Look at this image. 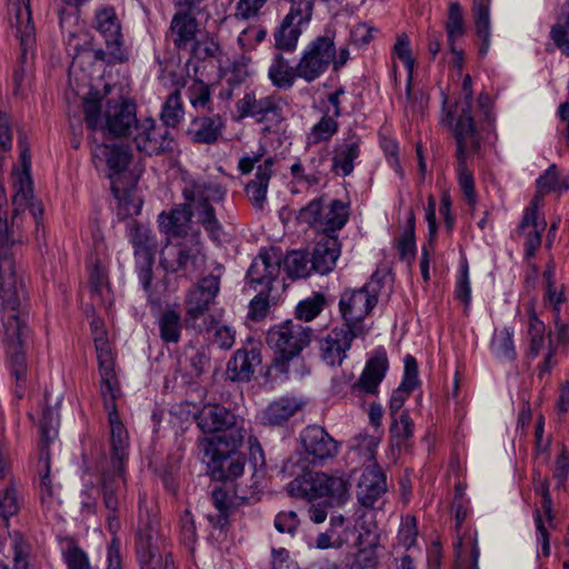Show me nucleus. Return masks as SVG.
<instances>
[{"mask_svg": "<svg viewBox=\"0 0 569 569\" xmlns=\"http://www.w3.org/2000/svg\"><path fill=\"white\" fill-rule=\"evenodd\" d=\"M300 438L306 452L313 461L330 459L338 453V442L320 426H308Z\"/></svg>", "mask_w": 569, "mask_h": 569, "instance_id": "23", "label": "nucleus"}, {"mask_svg": "<svg viewBox=\"0 0 569 569\" xmlns=\"http://www.w3.org/2000/svg\"><path fill=\"white\" fill-rule=\"evenodd\" d=\"M224 120L218 113L194 117L187 129L192 142L212 144L219 140L224 129Z\"/></svg>", "mask_w": 569, "mask_h": 569, "instance_id": "29", "label": "nucleus"}, {"mask_svg": "<svg viewBox=\"0 0 569 569\" xmlns=\"http://www.w3.org/2000/svg\"><path fill=\"white\" fill-rule=\"evenodd\" d=\"M199 330L212 332L211 342L220 349H231L236 341V331L227 326L218 323L212 317L204 318L203 326Z\"/></svg>", "mask_w": 569, "mask_h": 569, "instance_id": "45", "label": "nucleus"}, {"mask_svg": "<svg viewBox=\"0 0 569 569\" xmlns=\"http://www.w3.org/2000/svg\"><path fill=\"white\" fill-rule=\"evenodd\" d=\"M546 229V221L542 218H531V213H525L519 226V231L525 238L527 257H532L541 244V236Z\"/></svg>", "mask_w": 569, "mask_h": 569, "instance_id": "40", "label": "nucleus"}, {"mask_svg": "<svg viewBox=\"0 0 569 569\" xmlns=\"http://www.w3.org/2000/svg\"><path fill=\"white\" fill-rule=\"evenodd\" d=\"M0 510L4 518V525L8 527V518L19 511L18 496L14 488H7L0 497Z\"/></svg>", "mask_w": 569, "mask_h": 569, "instance_id": "61", "label": "nucleus"}, {"mask_svg": "<svg viewBox=\"0 0 569 569\" xmlns=\"http://www.w3.org/2000/svg\"><path fill=\"white\" fill-rule=\"evenodd\" d=\"M182 194L208 236L213 241H219L222 226L216 216L212 203L221 202L226 197V190L214 181L192 180L186 184Z\"/></svg>", "mask_w": 569, "mask_h": 569, "instance_id": "5", "label": "nucleus"}, {"mask_svg": "<svg viewBox=\"0 0 569 569\" xmlns=\"http://www.w3.org/2000/svg\"><path fill=\"white\" fill-rule=\"evenodd\" d=\"M68 569H92L88 556L78 546H69L64 552Z\"/></svg>", "mask_w": 569, "mask_h": 569, "instance_id": "62", "label": "nucleus"}, {"mask_svg": "<svg viewBox=\"0 0 569 569\" xmlns=\"http://www.w3.org/2000/svg\"><path fill=\"white\" fill-rule=\"evenodd\" d=\"M220 289V279L217 276L202 278L186 297V322L196 327V322L204 316L214 301Z\"/></svg>", "mask_w": 569, "mask_h": 569, "instance_id": "18", "label": "nucleus"}, {"mask_svg": "<svg viewBox=\"0 0 569 569\" xmlns=\"http://www.w3.org/2000/svg\"><path fill=\"white\" fill-rule=\"evenodd\" d=\"M513 330L503 328L493 333L491 340V351L501 359L515 360L516 349L513 345Z\"/></svg>", "mask_w": 569, "mask_h": 569, "instance_id": "48", "label": "nucleus"}, {"mask_svg": "<svg viewBox=\"0 0 569 569\" xmlns=\"http://www.w3.org/2000/svg\"><path fill=\"white\" fill-rule=\"evenodd\" d=\"M337 118L330 114V108H326L321 119L311 128L307 137L308 144H318L329 141L338 131Z\"/></svg>", "mask_w": 569, "mask_h": 569, "instance_id": "46", "label": "nucleus"}, {"mask_svg": "<svg viewBox=\"0 0 569 569\" xmlns=\"http://www.w3.org/2000/svg\"><path fill=\"white\" fill-rule=\"evenodd\" d=\"M569 475V453L566 447H562L561 452L555 461L553 478L557 480L556 487L563 488Z\"/></svg>", "mask_w": 569, "mask_h": 569, "instance_id": "64", "label": "nucleus"}, {"mask_svg": "<svg viewBox=\"0 0 569 569\" xmlns=\"http://www.w3.org/2000/svg\"><path fill=\"white\" fill-rule=\"evenodd\" d=\"M131 154L127 148L117 144H97L92 149V160L94 166L106 163L109 173L108 177L111 180L118 182V176L126 170L130 162Z\"/></svg>", "mask_w": 569, "mask_h": 569, "instance_id": "26", "label": "nucleus"}, {"mask_svg": "<svg viewBox=\"0 0 569 569\" xmlns=\"http://www.w3.org/2000/svg\"><path fill=\"white\" fill-rule=\"evenodd\" d=\"M240 118L251 117L258 122L280 123L283 117V101L279 96H266L257 99L253 93H246L237 102Z\"/></svg>", "mask_w": 569, "mask_h": 569, "instance_id": "17", "label": "nucleus"}, {"mask_svg": "<svg viewBox=\"0 0 569 569\" xmlns=\"http://www.w3.org/2000/svg\"><path fill=\"white\" fill-rule=\"evenodd\" d=\"M268 0H238L234 17L239 20H251L260 16Z\"/></svg>", "mask_w": 569, "mask_h": 569, "instance_id": "56", "label": "nucleus"}, {"mask_svg": "<svg viewBox=\"0 0 569 569\" xmlns=\"http://www.w3.org/2000/svg\"><path fill=\"white\" fill-rule=\"evenodd\" d=\"M204 433H217L208 441H224L232 446L243 443L247 436L244 419L220 405H206L196 416Z\"/></svg>", "mask_w": 569, "mask_h": 569, "instance_id": "8", "label": "nucleus"}, {"mask_svg": "<svg viewBox=\"0 0 569 569\" xmlns=\"http://www.w3.org/2000/svg\"><path fill=\"white\" fill-rule=\"evenodd\" d=\"M261 363L259 349H238L227 363V375L232 381H249Z\"/></svg>", "mask_w": 569, "mask_h": 569, "instance_id": "33", "label": "nucleus"}, {"mask_svg": "<svg viewBox=\"0 0 569 569\" xmlns=\"http://www.w3.org/2000/svg\"><path fill=\"white\" fill-rule=\"evenodd\" d=\"M386 476L377 463L368 466L361 473L358 482L357 496L365 507H372L386 492Z\"/></svg>", "mask_w": 569, "mask_h": 569, "instance_id": "27", "label": "nucleus"}, {"mask_svg": "<svg viewBox=\"0 0 569 569\" xmlns=\"http://www.w3.org/2000/svg\"><path fill=\"white\" fill-rule=\"evenodd\" d=\"M312 329L300 321L287 320L271 327L267 332V345L274 358L267 367L264 377L270 382L301 378L307 372L301 352L311 341Z\"/></svg>", "mask_w": 569, "mask_h": 569, "instance_id": "3", "label": "nucleus"}, {"mask_svg": "<svg viewBox=\"0 0 569 569\" xmlns=\"http://www.w3.org/2000/svg\"><path fill=\"white\" fill-rule=\"evenodd\" d=\"M192 216L189 202L177 204L158 216L159 229L170 239L188 238L192 231H200L193 228Z\"/></svg>", "mask_w": 569, "mask_h": 569, "instance_id": "22", "label": "nucleus"}, {"mask_svg": "<svg viewBox=\"0 0 569 569\" xmlns=\"http://www.w3.org/2000/svg\"><path fill=\"white\" fill-rule=\"evenodd\" d=\"M378 302V295L373 286L365 284L359 289L345 290L339 300V311L345 327L365 336L368 328L363 320Z\"/></svg>", "mask_w": 569, "mask_h": 569, "instance_id": "11", "label": "nucleus"}, {"mask_svg": "<svg viewBox=\"0 0 569 569\" xmlns=\"http://www.w3.org/2000/svg\"><path fill=\"white\" fill-rule=\"evenodd\" d=\"M267 36V30L264 27L254 24L246 28L239 36L238 40L242 44V47L253 48L262 40H264Z\"/></svg>", "mask_w": 569, "mask_h": 569, "instance_id": "63", "label": "nucleus"}, {"mask_svg": "<svg viewBox=\"0 0 569 569\" xmlns=\"http://www.w3.org/2000/svg\"><path fill=\"white\" fill-rule=\"evenodd\" d=\"M157 520L154 516H150L148 511L143 512L140 505V521L138 527L137 555L140 569H156L152 562L156 558L153 550V538L156 535Z\"/></svg>", "mask_w": 569, "mask_h": 569, "instance_id": "28", "label": "nucleus"}, {"mask_svg": "<svg viewBox=\"0 0 569 569\" xmlns=\"http://www.w3.org/2000/svg\"><path fill=\"white\" fill-rule=\"evenodd\" d=\"M8 20L21 47L27 50L34 42L36 28L31 17L29 0H8Z\"/></svg>", "mask_w": 569, "mask_h": 569, "instance_id": "24", "label": "nucleus"}, {"mask_svg": "<svg viewBox=\"0 0 569 569\" xmlns=\"http://www.w3.org/2000/svg\"><path fill=\"white\" fill-rule=\"evenodd\" d=\"M286 270L291 278H306L310 274L312 263L305 252L292 251L286 257Z\"/></svg>", "mask_w": 569, "mask_h": 569, "instance_id": "50", "label": "nucleus"}, {"mask_svg": "<svg viewBox=\"0 0 569 569\" xmlns=\"http://www.w3.org/2000/svg\"><path fill=\"white\" fill-rule=\"evenodd\" d=\"M238 495L231 483L222 482L211 491V501L217 509V515H209V521L217 528H224L229 525V517L234 511L238 502Z\"/></svg>", "mask_w": 569, "mask_h": 569, "instance_id": "30", "label": "nucleus"}, {"mask_svg": "<svg viewBox=\"0 0 569 569\" xmlns=\"http://www.w3.org/2000/svg\"><path fill=\"white\" fill-rule=\"evenodd\" d=\"M111 190L119 200V214L122 218L139 214L141 209V201L139 199H131L129 194L121 190L117 181L112 182Z\"/></svg>", "mask_w": 569, "mask_h": 569, "instance_id": "54", "label": "nucleus"}, {"mask_svg": "<svg viewBox=\"0 0 569 569\" xmlns=\"http://www.w3.org/2000/svg\"><path fill=\"white\" fill-rule=\"evenodd\" d=\"M146 233L147 229L137 224L136 222L132 223L130 228V234L132 238L133 246L136 248L138 277L144 291L149 292L150 283L152 280L153 254L144 242V240L147 239Z\"/></svg>", "mask_w": 569, "mask_h": 569, "instance_id": "31", "label": "nucleus"}, {"mask_svg": "<svg viewBox=\"0 0 569 569\" xmlns=\"http://www.w3.org/2000/svg\"><path fill=\"white\" fill-rule=\"evenodd\" d=\"M288 492L309 501L323 498L328 506H341L350 497V481L343 475L316 472L292 480L288 485Z\"/></svg>", "mask_w": 569, "mask_h": 569, "instance_id": "7", "label": "nucleus"}, {"mask_svg": "<svg viewBox=\"0 0 569 569\" xmlns=\"http://www.w3.org/2000/svg\"><path fill=\"white\" fill-rule=\"evenodd\" d=\"M326 299L323 295L316 293L312 297L300 301L297 306L298 320L311 321L313 320L323 309Z\"/></svg>", "mask_w": 569, "mask_h": 569, "instance_id": "53", "label": "nucleus"}, {"mask_svg": "<svg viewBox=\"0 0 569 569\" xmlns=\"http://www.w3.org/2000/svg\"><path fill=\"white\" fill-rule=\"evenodd\" d=\"M98 100L87 98L83 102L84 120L88 128L102 130L113 137L131 136L139 120L136 106L122 98L109 99L101 114Z\"/></svg>", "mask_w": 569, "mask_h": 569, "instance_id": "4", "label": "nucleus"}, {"mask_svg": "<svg viewBox=\"0 0 569 569\" xmlns=\"http://www.w3.org/2000/svg\"><path fill=\"white\" fill-rule=\"evenodd\" d=\"M184 113L181 91L180 88H177L167 97L161 109L160 118L167 128L176 127L183 120Z\"/></svg>", "mask_w": 569, "mask_h": 569, "instance_id": "43", "label": "nucleus"}, {"mask_svg": "<svg viewBox=\"0 0 569 569\" xmlns=\"http://www.w3.org/2000/svg\"><path fill=\"white\" fill-rule=\"evenodd\" d=\"M465 21L461 6L458 2H451L448 8L446 21V32L449 48L456 54V63L461 67L462 52L456 48V41L465 34Z\"/></svg>", "mask_w": 569, "mask_h": 569, "instance_id": "38", "label": "nucleus"}, {"mask_svg": "<svg viewBox=\"0 0 569 569\" xmlns=\"http://www.w3.org/2000/svg\"><path fill=\"white\" fill-rule=\"evenodd\" d=\"M242 443L232 446L224 441H207L208 469L213 479L229 483L243 473L246 459L239 452Z\"/></svg>", "mask_w": 569, "mask_h": 569, "instance_id": "12", "label": "nucleus"}, {"mask_svg": "<svg viewBox=\"0 0 569 569\" xmlns=\"http://www.w3.org/2000/svg\"><path fill=\"white\" fill-rule=\"evenodd\" d=\"M417 536V520L413 516L407 515L401 520L398 532V542L406 548V551H410L416 546Z\"/></svg>", "mask_w": 569, "mask_h": 569, "instance_id": "55", "label": "nucleus"}, {"mask_svg": "<svg viewBox=\"0 0 569 569\" xmlns=\"http://www.w3.org/2000/svg\"><path fill=\"white\" fill-rule=\"evenodd\" d=\"M349 217L347 206L340 200H333L323 206L321 199L311 200L299 212V220L313 229L327 234H333L343 228Z\"/></svg>", "mask_w": 569, "mask_h": 569, "instance_id": "14", "label": "nucleus"}, {"mask_svg": "<svg viewBox=\"0 0 569 569\" xmlns=\"http://www.w3.org/2000/svg\"><path fill=\"white\" fill-rule=\"evenodd\" d=\"M490 0H473L472 16L478 36L482 40L480 54L485 56L490 46Z\"/></svg>", "mask_w": 569, "mask_h": 569, "instance_id": "42", "label": "nucleus"}, {"mask_svg": "<svg viewBox=\"0 0 569 569\" xmlns=\"http://www.w3.org/2000/svg\"><path fill=\"white\" fill-rule=\"evenodd\" d=\"M382 433V431H373L372 433L360 432L353 438V447L369 461H373Z\"/></svg>", "mask_w": 569, "mask_h": 569, "instance_id": "51", "label": "nucleus"}, {"mask_svg": "<svg viewBox=\"0 0 569 569\" xmlns=\"http://www.w3.org/2000/svg\"><path fill=\"white\" fill-rule=\"evenodd\" d=\"M161 339L167 343H177L180 340L182 325L180 313L169 309L158 319Z\"/></svg>", "mask_w": 569, "mask_h": 569, "instance_id": "47", "label": "nucleus"}, {"mask_svg": "<svg viewBox=\"0 0 569 569\" xmlns=\"http://www.w3.org/2000/svg\"><path fill=\"white\" fill-rule=\"evenodd\" d=\"M302 407L293 398H280L271 402L263 411V421L268 425H282Z\"/></svg>", "mask_w": 569, "mask_h": 569, "instance_id": "41", "label": "nucleus"}, {"mask_svg": "<svg viewBox=\"0 0 569 569\" xmlns=\"http://www.w3.org/2000/svg\"><path fill=\"white\" fill-rule=\"evenodd\" d=\"M340 251V242L337 236H322L317 241L310 258L313 271L320 274H327L332 271Z\"/></svg>", "mask_w": 569, "mask_h": 569, "instance_id": "32", "label": "nucleus"}, {"mask_svg": "<svg viewBox=\"0 0 569 569\" xmlns=\"http://www.w3.org/2000/svg\"><path fill=\"white\" fill-rule=\"evenodd\" d=\"M312 19V13L289 6V11L273 33L274 48L281 52H293L303 29Z\"/></svg>", "mask_w": 569, "mask_h": 569, "instance_id": "19", "label": "nucleus"}, {"mask_svg": "<svg viewBox=\"0 0 569 569\" xmlns=\"http://www.w3.org/2000/svg\"><path fill=\"white\" fill-rule=\"evenodd\" d=\"M137 149L149 156L170 152L173 149V138L169 129L158 126L153 119L139 120L131 134Z\"/></svg>", "mask_w": 569, "mask_h": 569, "instance_id": "16", "label": "nucleus"}, {"mask_svg": "<svg viewBox=\"0 0 569 569\" xmlns=\"http://www.w3.org/2000/svg\"><path fill=\"white\" fill-rule=\"evenodd\" d=\"M281 270V258L273 250H261L252 261L247 278L251 283L263 286L270 291L271 283Z\"/></svg>", "mask_w": 569, "mask_h": 569, "instance_id": "25", "label": "nucleus"}, {"mask_svg": "<svg viewBox=\"0 0 569 569\" xmlns=\"http://www.w3.org/2000/svg\"><path fill=\"white\" fill-rule=\"evenodd\" d=\"M566 302L562 286H548L543 293V305L550 307L553 315L560 313L561 306Z\"/></svg>", "mask_w": 569, "mask_h": 569, "instance_id": "60", "label": "nucleus"}, {"mask_svg": "<svg viewBox=\"0 0 569 569\" xmlns=\"http://www.w3.org/2000/svg\"><path fill=\"white\" fill-rule=\"evenodd\" d=\"M196 8H178L173 14L169 36L173 44L180 50L194 49L200 32L198 21L193 14Z\"/></svg>", "mask_w": 569, "mask_h": 569, "instance_id": "21", "label": "nucleus"}, {"mask_svg": "<svg viewBox=\"0 0 569 569\" xmlns=\"http://www.w3.org/2000/svg\"><path fill=\"white\" fill-rule=\"evenodd\" d=\"M337 56L333 37L329 34L315 38L303 50L299 61V78L312 82L321 77Z\"/></svg>", "mask_w": 569, "mask_h": 569, "instance_id": "15", "label": "nucleus"}, {"mask_svg": "<svg viewBox=\"0 0 569 569\" xmlns=\"http://www.w3.org/2000/svg\"><path fill=\"white\" fill-rule=\"evenodd\" d=\"M268 77L274 87L290 89L299 78L298 64L292 67L281 52L276 53L269 67Z\"/></svg>", "mask_w": 569, "mask_h": 569, "instance_id": "36", "label": "nucleus"}, {"mask_svg": "<svg viewBox=\"0 0 569 569\" xmlns=\"http://www.w3.org/2000/svg\"><path fill=\"white\" fill-rule=\"evenodd\" d=\"M58 417L48 409L43 412L40 421L41 440L43 443L49 445L58 435Z\"/></svg>", "mask_w": 569, "mask_h": 569, "instance_id": "59", "label": "nucleus"}, {"mask_svg": "<svg viewBox=\"0 0 569 569\" xmlns=\"http://www.w3.org/2000/svg\"><path fill=\"white\" fill-rule=\"evenodd\" d=\"M100 358V389L110 425V467L101 472V491L106 509H117L120 498L126 493L124 463L129 455V433L119 418L117 399L120 388L106 343L98 340Z\"/></svg>", "mask_w": 569, "mask_h": 569, "instance_id": "2", "label": "nucleus"}, {"mask_svg": "<svg viewBox=\"0 0 569 569\" xmlns=\"http://www.w3.org/2000/svg\"><path fill=\"white\" fill-rule=\"evenodd\" d=\"M528 312V351L527 356L536 359L542 350H547L548 337H546V326L539 319L533 306H530Z\"/></svg>", "mask_w": 569, "mask_h": 569, "instance_id": "37", "label": "nucleus"}, {"mask_svg": "<svg viewBox=\"0 0 569 569\" xmlns=\"http://www.w3.org/2000/svg\"><path fill=\"white\" fill-rule=\"evenodd\" d=\"M359 157L358 141L346 143L333 157L332 168L342 176H349L353 171V161Z\"/></svg>", "mask_w": 569, "mask_h": 569, "instance_id": "49", "label": "nucleus"}, {"mask_svg": "<svg viewBox=\"0 0 569 569\" xmlns=\"http://www.w3.org/2000/svg\"><path fill=\"white\" fill-rule=\"evenodd\" d=\"M393 52L403 62L408 70L409 78H411L415 59L411 53L410 42L407 34L402 33L398 37L397 42L393 46Z\"/></svg>", "mask_w": 569, "mask_h": 569, "instance_id": "58", "label": "nucleus"}, {"mask_svg": "<svg viewBox=\"0 0 569 569\" xmlns=\"http://www.w3.org/2000/svg\"><path fill=\"white\" fill-rule=\"evenodd\" d=\"M94 29L103 37L106 49H91L78 53L71 63V68L80 67L87 58L106 61L107 63H119L128 59L123 47V36L119 18L112 7H102L96 11Z\"/></svg>", "mask_w": 569, "mask_h": 569, "instance_id": "6", "label": "nucleus"}, {"mask_svg": "<svg viewBox=\"0 0 569 569\" xmlns=\"http://www.w3.org/2000/svg\"><path fill=\"white\" fill-rule=\"evenodd\" d=\"M456 563L458 567L471 566V569H479V548L476 532H463L458 535L455 543Z\"/></svg>", "mask_w": 569, "mask_h": 569, "instance_id": "39", "label": "nucleus"}, {"mask_svg": "<svg viewBox=\"0 0 569 569\" xmlns=\"http://www.w3.org/2000/svg\"><path fill=\"white\" fill-rule=\"evenodd\" d=\"M467 158L458 159L459 184L467 201L472 204L476 200L475 183L471 172L467 170Z\"/></svg>", "mask_w": 569, "mask_h": 569, "instance_id": "57", "label": "nucleus"}, {"mask_svg": "<svg viewBox=\"0 0 569 569\" xmlns=\"http://www.w3.org/2000/svg\"><path fill=\"white\" fill-rule=\"evenodd\" d=\"M441 124L450 130L457 142L456 156L458 159L478 152L481 139L471 113V107L467 104L445 107Z\"/></svg>", "mask_w": 569, "mask_h": 569, "instance_id": "9", "label": "nucleus"}, {"mask_svg": "<svg viewBox=\"0 0 569 569\" xmlns=\"http://www.w3.org/2000/svg\"><path fill=\"white\" fill-rule=\"evenodd\" d=\"M186 96L196 110H211V91L210 87L199 79H190L183 82Z\"/></svg>", "mask_w": 569, "mask_h": 569, "instance_id": "44", "label": "nucleus"}, {"mask_svg": "<svg viewBox=\"0 0 569 569\" xmlns=\"http://www.w3.org/2000/svg\"><path fill=\"white\" fill-rule=\"evenodd\" d=\"M22 242V234L12 221L0 218V298L2 300V321L4 341L10 358V373L14 379V393L22 398L28 387L27 365L22 343L29 333L28 312L22 278L16 259V248Z\"/></svg>", "mask_w": 569, "mask_h": 569, "instance_id": "1", "label": "nucleus"}, {"mask_svg": "<svg viewBox=\"0 0 569 569\" xmlns=\"http://www.w3.org/2000/svg\"><path fill=\"white\" fill-rule=\"evenodd\" d=\"M392 425L390 427V435L397 439V445H403L413 435V422L407 411H402L399 416L392 418Z\"/></svg>", "mask_w": 569, "mask_h": 569, "instance_id": "52", "label": "nucleus"}, {"mask_svg": "<svg viewBox=\"0 0 569 569\" xmlns=\"http://www.w3.org/2000/svg\"><path fill=\"white\" fill-rule=\"evenodd\" d=\"M362 337L359 333L346 328L336 327L330 330L320 341L319 351L323 362L328 366H341L347 358V352L355 338Z\"/></svg>", "mask_w": 569, "mask_h": 569, "instance_id": "20", "label": "nucleus"}, {"mask_svg": "<svg viewBox=\"0 0 569 569\" xmlns=\"http://www.w3.org/2000/svg\"><path fill=\"white\" fill-rule=\"evenodd\" d=\"M387 369L388 359L385 353L372 357L367 362L358 382L352 386L353 391L376 395Z\"/></svg>", "mask_w": 569, "mask_h": 569, "instance_id": "34", "label": "nucleus"}, {"mask_svg": "<svg viewBox=\"0 0 569 569\" xmlns=\"http://www.w3.org/2000/svg\"><path fill=\"white\" fill-rule=\"evenodd\" d=\"M14 194L12 197V203L14 207V213L30 209L33 218L42 214V208L32 202L33 190L32 180L27 170L19 172L13 182Z\"/></svg>", "mask_w": 569, "mask_h": 569, "instance_id": "35", "label": "nucleus"}, {"mask_svg": "<svg viewBox=\"0 0 569 569\" xmlns=\"http://www.w3.org/2000/svg\"><path fill=\"white\" fill-rule=\"evenodd\" d=\"M204 262L200 231L188 238L167 243L161 250L160 264L168 272H194Z\"/></svg>", "mask_w": 569, "mask_h": 569, "instance_id": "10", "label": "nucleus"}, {"mask_svg": "<svg viewBox=\"0 0 569 569\" xmlns=\"http://www.w3.org/2000/svg\"><path fill=\"white\" fill-rule=\"evenodd\" d=\"M263 153L258 151L252 156H243L238 162V170L242 174H249L257 166V171L253 177L244 187V192L256 209H263L269 182L274 173L273 167L276 160L273 157H267L262 160Z\"/></svg>", "mask_w": 569, "mask_h": 569, "instance_id": "13", "label": "nucleus"}]
</instances>
